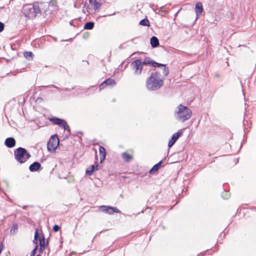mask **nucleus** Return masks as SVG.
I'll list each match as a JSON object with an SVG mask.
<instances>
[{
    "label": "nucleus",
    "mask_w": 256,
    "mask_h": 256,
    "mask_svg": "<svg viewBox=\"0 0 256 256\" xmlns=\"http://www.w3.org/2000/svg\"><path fill=\"white\" fill-rule=\"evenodd\" d=\"M202 10L203 8L202 3L200 2H197L195 6V11L197 16H198L201 14Z\"/></svg>",
    "instance_id": "f3484780"
},
{
    "label": "nucleus",
    "mask_w": 256,
    "mask_h": 256,
    "mask_svg": "<svg viewBox=\"0 0 256 256\" xmlns=\"http://www.w3.org/2000/svg\"><path fill=\"white\" fill-rule=\"evenodd\" d=\"M22 12L26 17L34 18L36 16L42 15L46 17L50 13L49 4L47 2H34L33 4H24Z\"/></svg>",
    "instance_id": "f257e3e1"
},
{
    "label": "nucleus",
    "mask_w": 256,
    "mask_h": 256,
    "mask_svg": "<svg viewBox=\"0 0 256 256\" xmlns=\"http://www.w3.org/2000/svg\"><path fill=\"white\" fill-rule=\"evenodd\" d=\"M18 230V226L17 225H14L12 226V229L10 230V232H12V230Z\"/></svg>",
    "instance_id": "c85d7f7f"
},
{
    "label": "nucleus",
    "mask_w": 256,
    "mask_h": 256,
    "mask_svg": "<svg viewBox=\"0 0 256 256\" xmlns=\"http://www.w3.org/2000/svg\"><path fill=\"white\" fill-rule=\"evenodd\" d=\"M44 248L43 247H40L39 251L40 253H42L44 250Z\"/></svg>",
    "instance_id": "7c9ffc66"
},
{
    "label": "nucleus",
    "mask_w": 256,
    "mask_h": 256,
    "mask_svg": "<svg viewBox=\"0 0 256 256\" xmlns=\"http://www.w3.org/2000/svg\"><path fill=\"white\" fill-rule=\"evenodd\" d=\"M15 159L20 163L25 162L30 157V154L27 150L22 148L20 147L14 151Z\"/></svg>",
    "instance_id": "20e7f679"
},
{
    "label": "nucleus",
    "mask_w": 256,
    "mask_h": 256,
    "mask_svg": "<svg viewBox=\"0 0 256 256\" xmlns=\"http://www.w3.org/2000/svg\"><path fill=\"white\" fill-rule=\"evenodd\" d=\"M192 114L191 110L182 104L178 106L174 112V116L176 119L182 122L190 119Z\"/></svg>",
    "instance_id": "7ed1b4c3"
},
{
    "label": "nucleus",
    "mask_w": 256,
    "mask_h": 256,
    "mask_svg": "<svg viewBox=\"0 0 256 256\" xmlns=\"http://www.w3.org/2000/svg\"><path fill=\"white\" fill-rule=\"evenodd\" d=\"M90 4L94 10H98L101 6V4L98 2L96 0H94V1L90 2Z\"/></svg>",
    "instance_id": "4be33fe9"
},
{
    "label": "nucleus",
    "mask_w": 256,
    "mask_h": 256,
    "mask_svg": "<svg viewBox=\"0 0 256 256\" xmlns=\"http://www.w3.org/2000/svg\"><path fill=\"white\" fill-rule=\"evenodd\" d=\"M96 158H98V156L96 155Z\"/></svg>",
    "instance_id": "473e14b6"
},
{
    "label": "nucleus",
    "mask_w": 256,
    "mask_h": 256,
    "mask_svg": "<svg viewBox=\"0 0 256 256\" xmlns=\"http://www.w3.org/2000/svg\"><path fill=\"white\" fill-rule=\"evenodd\" d=\"M100 208L102 209V211L106 212L110 214H113L114 212H120V211L116 207L102 206L100 207Z\"/></svg>",
    "instance_id": "6e6552de"
},
{
    "label": "nucleus",
    "mask_w": 256,
    "mask_h": 256,
    "mask_svg": "<svg viewBox=\"0 0 256 256\" xmlns=\"http://www.w3.org/2000/svg\"><path fill=\"white\" fill-rule=\"evenodd\" d=\"M38 230L36 228V230H35L34 238V244H36V246H35L30 256H35L36 252L38 249Z\"/></svg>",
    "instance_id": "9d476101"
},
{
    "label": "nucleus",
    "mask_w": 256,
    "mask_h": 256,
    "mask_svg": "<svg viewBox=\"0 0 256 256\" xmlns=\"http://www.w3.org/2000/svg\"><path fill=\"white\" fill-rule=\"evenodd\" d=\"M182 132H178L172 135L171 140L168 142V146L169 148L172 146L176 142L177 140L182 135Z\"/></svg>",
    "instance_id": "1a4fd4ad"
},
{
    "label": "nucleus",
    "mask_w": 256,
    "mask_h": 256,
    "mask_svg": "<svg viewBox=\"0 0 256 256\" xmlns=\"http://www.w3.org/2000/svg\"><path fill=\"white\" fill-rule=\"evenodd\" d=\"M24 57L28 60H31L32 59L33 54L31 52H26L24 53Z\"/></svg>",
    "instance_id": "b1692460"
},
{
    "label": "nucleus",
    "mask_w": 256,
    "mask_h": 256,
    "mask_svg": "<svg viewBox=\"0 0 256 256\" xmlns=\"http://www.w3.org/2000/svg\"><path fill=\"white\" fill-rule=\"evenodd\" d=\"M4 144L7 147L12 148L15 146L16 140L13 138H8L6 140Z\"/></svg>",
    "instance_id": "4468645a"
},
{
    "label": "nucleus",
    "mask_w": 256,
    "mask_h": 256,
    "mask_svg": "<svg viewBox=\"0 0 256 256\" xmlns=\"http://www.w3.org/2000/svg\"><path fill=\"white\" fill-rule=\"evenodd\" d=\"M50 120L54 124L58 125L60 127L64 128L65 130H67L68 131L70 130V126L67 124L64 120L56 118H52L50 119Z\"/></svg>",
    "instance_id": "0eeeda50"
},
{
    "label": "nucleus",
    "mask_w": 256,
    "mask_h": 256,
    "mask_svg": "<svg viewBox=\"0 0 256 256\" xmlns=\"http://www.w3.org/2000/svg\"><path fill=\"white\" fill-rule=\"evenodd\" d=\"M41 167V164L37 162H35L30 165L29 170L30 172H34L38 170Z\"/></svg>",
    "instance_id": "2eb2a0df"
},
{
    "label": "nucleus",
    "mask_w": 256,
    "mask_h": 256,
    "mask_svg": "<svg viewBox=\"0 0 256 256\" xmlns=\"http://www.w3.org/2000/svg\"><path fill=\"white\" fill-rule=\"evenodd\" d=\"M142 64L144 66L150 65L154 67H156L158 65V63L154 62L150 59V58H146L144 61H142Z\"/></svg>",
    "instance_id": "9b49d317"
},
{
    "label": "nucleus",
    "mask_w": 256,
    "mask_h": 256,
    "mask_svg": "<svg viewBox=\"0 0 256 256\" xmlns=\"http://www.w3.org/2000/svg\"><path fill=\"white\" fill-rule=\"evenodd\" d=\"M99 152L100 156V162H102L106 158V149L102 146H99Z\"/></svg>",
    "instance_id": "a211bd4d"
},
{
    "label": "nucleus",
    "mask_w": 256,
    "mask_h": 256,
    "mask_svg": "<svg viewBox=\"0 0 256 256\" xmlns=\"http://www.w3.org/2000/svg\"><path fill=\"white\" fill-rule=\"evenodd\" d=\"M98 164L96 162V165H92L90 168L86 169V173L88 176H91L93 172L98 170Z\"/></svg>",
    "instance_id": "ddd939ff"
},
{
    "label": "nucleus",
    "mask_w": 256,
    "mask_h": 256,
    "mask_svg": "<svg viewBox=\"0 0 256 256\" xmlns=\"http://www.w3.org/2000/svg\"><path fill=\"white\" fill-rule=\"evenodd\" d=\"M92 1H94V0H89L90 2H92Z\"/></svg>",
    "instance_id": "2f4dec72"
},
{
    "label": "nucleus",
    "mask_w": 256,
    "mask_h": 256,
    "mask_svg": "<svg viewBox=\"0 0 256 256\" xmlns=\"http://www.w3.org/2000/svg\"><path fill=\"white\" fill-rule=\"evenodd\" d=\"M150 44L153 48H156L159 46V40L156 36H154L151 38Z\"/></svg>",
    "instance_id": "6ab92c4d"
},
{
    "label": "nucleus",
    "mask_w": 256,
    "mask_h": 256,
    "mask_svg": "<svg viewBox=\"0 0 256 256\" xmlns=\"http://www.w3.org/2000/svg\"><path fill=\"white\" fill-rule=\"evenodd\" d=\"M39 241L40 247L45 248V240L43 236L40 238Z\"/></svg>",
    "instance_id": "a878e982"
},
{
    "label": "nucleus",
    "mask_w": 256,
    "mask_h": 256,
    "mask_svg": "<svg viewBox=\"0 0 256 256\" xmlns=\"http://www.w3.org/2000/svg\"><path fill=\"white\" fill-rule=\"evenodd\" d=\"M116 84V82L114 80L111 78H108L100 86V90L104 89L106 86H114Z\"/></svg>",
    "instance_id": "f8f14e48"
},
{
    "label": "nucleus",
    "mask_w": 256,
    "mask_h": 256,
    "mask_svg": "<svg viewBox=\"0 0 256 256\" xmlns=\"http://www.w3.org/2000/svg\"><path fill=\"white\" fill-rule=\"evenodd\" d=\"M124 160L126 162H130L132 159V156L126 152H124L122 154Z\"/></svg>",
    "instance_id": "aec40b11"
},
{
    "label": "nucleus",
    "mask_w": 256,
    "mask_h": 256,
    "mask_svg": "<svg viewBox=\"0 0 256 256\" xmlns=\"http://www.w3.org/2000/svg\"><path fill=\"white\" fill-rule=\"evenodd\" d=\"M131 67L132 70L134 71V74L140 75L144 67L142 60L140 59L134 60L131 64Z\"/></svg>",
    "instance_id": "39448f33"
},
{
    "label": "nucleus",
    "mask_w": 256,
    "mask_h": 256,
    "mask_svg": "<svg viewBox=\"0 0 256 256\" xmlns=\"http://www.w3.org/2000/svg\"><path fill=\"white\" fill-rule=\"evenodd\" d=\"M164 78L160 76V72H156L152 73L148 78L146 82V88L149 90H156L159 89L164 84Z\"/></svg>",
    "instance_id": "f03ea898"
},
{
    "label": "nucleus",
    "mask_w": 256,
    "mask_h": 256,
    "mask_svg": "<svg viewBox=\"0 0 256 256\" xmlns=\"http://www.w3.org/2000/svg\"><path fill=\"white\" fill-rule=\"evenodd\" d=\"M3 248H4V245L2 244H0V253L2 252V250H3Z\"/></svg>",
    "instance_id": "c756f323"
},
{
    "label": "nucleus",
    "mask_w": 256,
    "mask_h": 256,
    "mask_svg": "<svg viewBox=\"0 0 256 256\" xmlns=\"http://www.w3.org/2000/svg\"><path fill=\"white\" fill-rule=\"evenodd\" d=\"M94 27V22H87L86 23L84 28L86 30H92Z\"/></svg>",
    "instance_id": "5701e85b"
},
{
    "label": "nucleus",
    "mask_w": 256,
    "mask_h": 256,
    "mask_svg": "<svg viewBox=\"0 0 256 256\" xmlns=\"http://www.w3.org/2000/svg\"><path fill=\"white\" fill-rule=\"evenodd\" d=\"M157 66L162 68V74L164 77L166 76L168 74L169 70H168V68L166 66V64H161L158 63V65Z\"/></svg>",
    "instance_id": "412c9836"
},
{
    "label": "nucleus",
    "mask_w": 256,
    "mask_h": 256,
    "mask_svg": "<svg viewBox=\"0 0 256 256\" xmlns=\"http://www.w3.org/2000/svg\"><path fill=\"white\" fill-rule=\"evenodd\" d=\"M4 24L0 22V32H2L4 30Z\"/></svg>",
    "instance_id": "cd10ccee"
},
{
    "label": "nucleus",
    "mask_w": 256,
    "mask_h": 256,
    "mask_svg": "<svg viewBox=\"0 0 256 256\" xmlns=\"http://www.w3.org/2000/svg\"><path fill=\"white\" fill-rule=\"evenodd\" d=\"M163 164V160H160L159 162L155 164L150 170V174H154L158 171L162 166Z\"/></svg>",
    "instance_id": "dca6fc26"
},
{
    "label": "nucleus",
    "mask_w": 256,
    "mask_h": 256,
    "mask_svg": "<svg viewBox=\"0 0 256 256\" xmlns=\"http://www.w3.org/2000/svg\"><path fill=\"white\" fill-rule=\"evenodd\" d=\"M140 24L144 26H150V22L149 20L146 19L144 18L142 20H141L140 22Z\"/></svg>",
    "instance_id": "393cba45"
},
{
    "label": "nucleus",
    "mask_w": 256,
    "mask_h": 256,
    "mask_svg": "<svg viewBox=\"0 0 256 256\" xmlns=\"http://www.w3.org/2000/svg\"><path fill=\"white\" fill-rule=\"evenodd\" d=\"M60 228V227L58 225H56V224L54 225L53 226V230L54 232L58 231Z\"/></svg>",
    "instance_id": "bb28decb"
},
{
    "label": "nucleus",
    "mask_w": 256,
    "mask_h": 256,
    "mask_svg": "<svg viewBox=\"0 0 256 256\" xmlns=\"http://www.w3.org/2000/svg\"><path fill=\"white\" fill-rule=\"evenodd\" d=\"M59 144V139L57 135L52 136L48 142V150L49 152L54 150Z\"/></svg>",
    "instance_id": "423d86ee"
}]
</instances>
